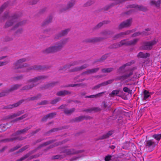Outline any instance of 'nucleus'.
I'll list each match as a JSON object with an SVG mask.
<instances>
[{
    "label": "nucleus",
    "mask_w": 161,
    "mask_h": 161,
    "mask_svg": "<svg viewBox=\"0 0 161 161\" xmlns=\"http://www.w3.org/2000/svg\"><path fill=\"white\" fill-rule=\"evenodd\" d=\"M60 144V143H55V144H54V146H57L59 144Z\"/></svg>",
    "instance_id": "0e129e2a"
},
{
    "label": "nucleus",
    "mask_w": 161,
    "mask_h": 161,
    "mask_svg": "<svg viewBox=\"0 0 161 161\" xmlns=\"http://www.w3.org/2000/svg\"><path fill=\"white\" fill-rule=\"evenodd\" d=\"M94 3V2L92 1H89L86 2L85 4L84 5V6L85 7L89 6L92 4H93Z\"/></svg>",
    "instance_id": "4c0bfd02"
},
{
    "label": "nucleus",
    "mask_w": 161,
    "mask_h": 161,
    "mask_svg": "<svg viewBox=\"0 0 161 161\" xmlns=\"http://www.w3.org/2000/svg\"><path fill=\"white\" fill-rule=\"evenodd\" d=\"M60 100L59 98H57L53 100L51 102V103L52 104H54L58 102Z\"/></svg>",
    "instance_id": "a19ab883"
},
{
    "label": "nucleus",
    "mask_w": 161,
    "mask_h": 161,
    "mask_svg": "<svg viewBox=\"0 0 161 161\" xmlns=\"http://www.w3.org/2000/svg\"><path fill=\"white\" fill-rule=\"evenodd\" d=\"M57 129H54L51 130L52 131H56L57 130Z\"/></svg>",
    "instance_id": "338daca9"
},
{
    "label": "nucleus",
    "mask_w": 161,
    "mask_h": 161,
    "mask_svg": "<svg viewBox=\"0 0 161 161\" xmlns=\"http://www.w3.org/2000/svg\"><path fill=\"white\" fill-rule=\"evenodd\" d=\"M27 116V114H26L24 115H22L21 116L18 118L16 119H15V121H17L18 120H21L25 117H26Z\"/></svg>",
    "instance_id": "ea45409f"
},
{
    "label": "nucleus",
    "mask_w": 161,
    "mask_h": 161,
    "mask_svg": "<svg viewBox=\"0 0 161 161\" xmlns=\"http://www.w3.org/2000/svg\"><path fill=\"white\" fill-rule=\"evenodd\" d=\"M99 69V68H94L93 69H89L87 70V71L84 72L83 74H87L88 75L92 73H96L97 72Z\"/></svg>",
    "instance_id": "6ab92c4d"
},
{
    "label": "nucleus",
    "mask_w": 161,
    "mask_h": 161,
    "mask_svg": "<svg viewBox=\"0 0 161 161\" xmlns=\"http://www.w3.org/2000/svg\"><path fill=\"white\" fill-rule=\"evenodd\" d=\"M87 66H88V65H87L84 64L79 67H77V68H75L74 69L73 71H77L86 68Z\"/></svg>",
    "instance_id": "473e14b6"
},
{
    "label": "nucleus",
    "mask_w": 161,
    "mask_h": 161,
    "mask_svg": "<svg viewBox=\"0 0 161 161\" xmlns=\"http://www.w3.org/2000/svg\"><path fill=\"white\" fill-rule=\"evenodd\" d=\"M9 61V58H7V59L4 61L0 62V66L5 65L8 64Z\"/></svg>",
    "instance_id": "c9c22d12"
},
{
    "label": "nucleus",
    "mask_w": 161,
    "mask_h": 161,
    "mask_svg": "<svg viewBox=\"0 0 161 161\" xmlns=\"http://www.w3.org/2000/svg\"><path fill=\"white\" fill-rule=\"evenodd\" d=\"M7 5L6 3L3 4L0 8V14L3 11V9L6 7Z\"/></svg>",
    "instance_id": "79ce46f5"
},
{
    "label": "nucleus",
    "mask_w": 161,
    "mask_h": 161,
    "mask_svg": "<svg viewBox=\"0 0 161 161\" xmlns=\"http://www.w3.org/2000/svg\"><path fill=\"white\" fill-rule=\"evenodd\" d=\"M127 8H133V9H131L127 12V14H129L130 12H131L132 11H137L138 10H141L145 11L147 10V9L146 8L142 6H138L136 5H130L128 6Z\"/></svg>",
    "instance_id": "9d476101"
},
{
    "label": "nucleus",
    "mask_w": 161,
    "mask_h": 161,
    "mask_svg": "<svg viewBox=\"0 0 161 161\" xmlns=\"http://www.w3.org/2000/svg\"><path fill=\"white\" fill-rule=\"evenodd\" d=\"M101 86H102L100 84H99L97 85V86H94V87L93 88V89H98Z\"/></svg>",
    "instance_id": "3c124183"
},
{
    "label": "nucleus",
    "mask_w": 161,
    "mask_h": 161,
    "mask_svg": "<svg viewBox=\"0 0 161 161\" xmlns=\"http://www.w3.org/2000/svg\"><path fill=\"white\" fill-rule=\"evenodd\" d=\"M69 29H67L62 31L55 36V38L58 39L60 37H62L67 34L68 32L69 31Z\"/></svg>",
    "instance_id": "2eb2a0df"
},
{
    "label": "nucleus",
    "mask_w": 161,
    "mask_h": 161,
    "mask_svg": "<svg viewBox=\"0 0 161 161\" xmlns=\"http://www.w3.org/2000/svg\"><path fill=\"white\" fill-rule=\"evenodd\" d=\"M47 101H46V100H44L43 101H42L40 103V104H41V105H44V104H47Z\"/></svg>",
    "instance_id": "5fc2aeb1"
},
{
    "label": "nucleus",
    "mask_w": 161,
    "mask_h": 161,
    "mask_svg": "<svg viewBox=\"0 0 161 161\" xmlns=\"http://www.w3.org/2000/svg\"><path fill=\"white\" fill-rule=\"evenodd\" d=\"M106 91H104L99 93H98L96 95H92L89 96H87L86 97L87 98H94V97H98L99 96H102V94H103L106 93Z\"/></svg>",
    "instance_id": "a878e982"
},
{
    "label": "nucleus",
    "mask_w": 161,
    "mask_h": 161,
    "mask_svg": "<svg viewBox=\"0 0 161 161\" xmlns=\"http://www.w3.org/2000/svg\"><path fill=\"white\" fill-rule=\"evenodd\" d=\"M30 128L27 127L25 129H24L19 130L15 134L13 135V136H16L15 137L10 139H5V140L6 141H12L16 139H18L19 140H23L24 139V138L18 137L16 136V135H17L22 133H24L26 132V131H27Z\"/></svg>",
    "instance_id": "0eeeda50"
},
{
    "label": "nucleus",
    "mask_w": 161,
    "mask_h": 161,
    "mask_svg": "<svg viewBox=\"0 0 161 161\" xmlns=\"http://www.w3.org/2000/svg\"><path fill=\"white\" fill-rule=\"evenodd\" d=\"M75 111V109L74 108L69 109H65L64 110V113L67 114H69Z\"/></svg>",
    "instance_id": "c756f323"
},
{
    "label": "nucleus",
    "mask_w": 161,
    "mask_h": 161,
    "mask_svg": "<svg viewBox=\"0 0 161 161\" xmlns=\"http://www.w3.org/2000/svg\"><path fill=\"white\" fill-rule=\"evenodd\" d=\"M103 106H104V107H105V108H106L107 107V105L106 104V103L105 102H103Z\"/></svg>",
    "instance_id": "680f3d73"
},
{
    "label": "nucleus",
    "mask_w": 161,
    "mask_h": 161,
    "mask_svg": "<svg viewBox=\"0 0 161 161\" xmlns=\"http://www.w3.org/2000/svg\"><path fill=\"white\" fill-rule=\"evenodd\" d=\"M70 92L66 90L61 91L58 92L57 93V95L58 96H64L66 95L69 94Z\"/></svg>",
    "instance_id": "412c9836"
},
{
    "label": "nucleus",
    "mask_w": 161,
    "mask_h": 161,
    "mask_svg": "<svg viewBox=\"0 0 161 161\" xmlns=\"http://www.w3.org/2000/svg\"><path fill=\"white\" fill-rule=\"evenodd\" d=\"M113 134V132L112 131H109L108 133L105 134L101 136H100L98 139L99 140L104 139L108 138L110 136H111Z\"/></svg>",
    "instance_id": "4be33fe9"
},
{
    "label": "nucleus",
    "mask_w": 161,
    "mask_h": 161,
    "mask_svg": "<svg viewBox=\"0 0 161 161\" xmlns=\"http://www.w3.org/2000/svg\"><path fill=\"white\" fill-rule=\"evenodd\" d=\"M103 22H100L97 25V27L98 28H99L101 27L103 25Z\"/></svg>",
    "instance_id": "6e6d98bb"
},
{
    "label": "nucleus",
    "mask_w": 161,
    "mask_h": 161,
    "mask_svg": "<svg viewBox=\"0 0 161 161\" xmlns=\"http://www.w3.org/2000/svg\"><path fill=\"white\" fill-rule=\"evenodd\" d=\"M133 71L132 70H129L127 72L126 74L122 76L117 77L115 79V80H124L129 77L130 76H131L133 74Z\"/></svg>",
    "instance_id": "f8f14e48"
},
{
    "label": "nucleus",
    "mask_w": 161,
    "mask_h": 161,
    "mask_svg": "<svg viewBox=\"0 0 161 161\" xmlns=\"http://www.w3.org/2000/svg\"><path fill=\"white\" fill-rule=\"evenodd\" d=\"M112 33L109 31H105L101 33L102 37L91 38L87 39L86 41L89 42H95L101 41L102 39L107 38Z\"/></svg>",
    "instance_id": "39448f33"
},
{
    "label": "nucleus",
    "mask_w": 161,
    "mask_h": 161,
    "mask_svg": "<svg viewBox=\"0 0 161 161\" xmlns=\"http://www.w3.org/2000/svg\"><path fill=\"white\" fill-rule=\"evenodd\" d=\"M46 78V77L44 76H41L30 80L28 81V84L24 86L23 89L24 90H28L31 89L35 85L36 83Z\"/></svg>",
    "instance_id": "20e7f679"
},
{
    "label": "nucleus",
    "mask_w": 161,
    "mask_h": 161,
    "mask_svg": "<svg viewBox=\"0 0 161 161\" xmlns=\"http://www.w3.org/2000/svg\"><path fill=\"white\" fill-rule=\"evenodd\" d=\"M150 3L152 5H155L156 7H159L161 3V0H158L157 2L154 1H152Z\"/></svg>",
    "instance_id": "cd10ccee"
},
{
    "label": "nucleus",
    "mask_w": 161,
    "mask_h": 161,
    "mask_svg": "<svg viewBox=\"0 0 161 161\" xmlns=\"http://www.w3.org/2000/svg\"><path fill=\"white\" fill-rule=\"evenodd\" d=\"M22 31V29H19L18 31H17V33H21Z\"/></svg>",
    "instance_id": "13d9d810"
},
{
    "label": "nucleus",
    "mask_w": 161,
    "mask_h": 161,
    "mask_svg": "<svg viewBox=\"0 0 161 161\" xmlns=\"http://www.w3.org/2000/svg\"><path fill=\"white\" fill-rule=\"evenodd\" d=\"M152 137L158 141H159L161 138V133L158 134H154Z\"/></svg>",
    "instance_id": "72a5a7b5"
},
{
    "label": "nucleus",
    "mask_w": 161,
    "mask_h": 161,
    "mask_svg": "<svg viewBox=\"0 0 161 161\" xmlns=\"http://www.w3.org/2000/svg\"><path fill=\"white\" fill-rule=\"evenodd\" d=\"M25 58L20 59L17 60L14 63V66L15 69H20L22 72H27L32 70H40L42 68L40 66H33L32 67L27 68L28 64L26 63L22 64L23 63L26 61Z\"/></svg>",
    "instance_id": "f257e3e1"
},
{
    "label": "nucleus",
    "mask_w": 161,
    "mask_h": 161,
    "mask_svg": "<svg viewBox=\"0 0 161 161\" xmlns=\"http://www.w3.org/2000/svg\"><path fill=\"white\" fill-rule=\"evenodd\" d=\"M97 108H93V110L95 111H97Z\"/></svg>",
    "instance_id": "774afa93"
},
{
    "label": "nucleus",
    "mask_w": 161,
    "mask_h": 161,
    "mask_svg": "<svg viewBox=\"0 0 161 161\" xmlns=\"http://www.w3.org/2000/svg\"><path fill=\"white\" fill-rule=\"evenodd\" d=\"M24 101V100H21L15 103L12 105H10L8 106V108H12L14 107H17L20 105Z\"/></svg>",
    "instance_id": "b1692460"
},
{
    "label": "nucleus",
    "mask_w": 161,
    "mask_h": 161,
    "mask_svg": "<svg viewBox=\"0 0 161 161\" xmlns=\"http://www.w3.org/2000/svg\"><path fill=\"white\" fill-rule=\"evenodd\" d=\"M23 24L22 22L17 23L15 25L14 28H16L18 27L19 26Z\"/></svg>",
    "instance_id": "a18cd8bd"
},
{
    "label": "nucleus",
    "mask_w": 161,
    "mask_h": 161,
    "mask_svg": "<svg viewBox=\"0 0 161 161\" xmlns=\"http://www.w3.org/2000/svg\"><path fill=\"white\" fill-rule=\"evenodd\" d=\"M20 86V85H15L12 86L9 89L3 91L2 92L0 93V97L5 96L10 92L17 89Z\"/></svg>",
    "instance_id": "9b49d317"
},
{
    "label": "nucleus",
    "mask_w": 161,
    "mask_h": 161,
    "mask_svg": "<svg viewBox=\"0 0 161 161\" xmlns=\"http://www.w3.org/2000/svg\"><path fill=\"white\" fill-rule=\"evenodd\" d=\"M131 64V63L128 62L125 64H124L122 66L119 68L118 70V72L119 73H121L124 72L125 67L127 66H130Z\"/></svg>",
    "instance_id": "dca6fc26"
},
{
    "label": "nucleus",
    "mask_w": 161,
    "mask_h": 161,
    "mask_svg": "<svg viewBox=\"0 0 161 161\" xmlns=\"http://www.w3.org/2000/svg\"><path fill=\"white\" fill-rule=\"evenodd\" d=\"M29 147V146L28 145H26L24 147H23L22 148H21V150H22V151L23 152L26 149H27L28 147Z\"/></svg>",
    "instance_id": "603ef678"
},
{
    "label": "nucleus",
    "mask_w": 161,
    "mask_h": 161,
    "mask_svg": "<svg viewBox=\"0 0 161 161\" xmlns=\"http://www.w3.org/2000/svg\"><path fill=\"white\" fill-rule=\"evenodd\" d=\"M78 158V157H75V158H73V159L71 161H73V160H75L76 159Z\"/></svg>",
    "instance_id": "69168bd1"
},
{
    "label": "nucleus",
    "mask_w": 161,
    "mask_h": 161,
    "mask_svg": "<svg viewBox=\"0 0 161 161\" xmlns=\"http://www.w3.org/2000/svg\"><path fill=\"white\" fill-rule=\"evenodd\" d=\"M144 149L147 152H151L154 149L156 145L153 139L146 140L144 143Z\"/></svg>",
    "instance_id": "423d86ee"
},
{
    "label": "nucleus",
    "mask_w": 161,
    "mask_h": 161,
    "mask_svg": "<svg viewBox=\"0 0 161 161\" xmlns=\"http://www.w3.org/2000/svg\"><path fill=\"white\" fill-rule=\"evenodd\" d=\"M54 85V83H51L50 84H49L47 85H46L45 87V88H48L50 87L53 86Z\"/></svg>",
    "instance_id": "c03bdc74"
},
{
    "label": "nucleus",
    "mask_w": 161,
    "mask_h": 161,
    "mask_svg": "<svg viewBox=\"0 0 161 161\" xmlns=\"http://www.w3.org/2000/svg\"><path fill=\"white\" fill-rule=\"evenodd\" d=\"M151 33L150 29L149 28L146 29L145 31L143 32H137L132 35V36L135 37L139 36L140 35L142 36H146L150 34Z\"/></svg>",
    "instance_id": "4468645a"
},
{
    "label": "nucleus",
    "mask_w": 161,
    "mask_h": 161,
    "mask_svg": "<svg viewBox=\"0 0 161 161\" xmlns=\"http://www.w3.org/2000/svg\"><path fill=\"white\" fill-rule=\"evenodd\" d=\"M111 156H106L105 158V161H109L111 159Z\"/></svg>",
    "instance_id": "de8ad7c7"
},
{
    "label": "nucleus",
    "mask_w": 161,
    "mask_h": 161,
    "mask_svg": "<svg viewBox=\"0 0 161 161\" xmlns=\"http://www.w3.org/2000/svg\"><path fill=\"white\" fill-rule=\"evenodd\" d=\"M81 62V61H75L71 62L69 64V66H74L76 65L79 64Z\"/></svg>",
    "instance_id": "e433bc0d"
},
{
    "label": "nucleus",
    "mask_w": 161,
    "mask_h": 161,
    "mask_svg": "<svg viewBox=\"0 0 161 161\" xmlns=\"http://www.w3.org/2000/svg\"><path fill=\"white\" fill-rule=\"evenodd\" d=\"M78 85V84H71V85H69V86H70L73 87V86H76Z\"/></svg>",
    "instance_id": "e2e57ef3"
},
{
    "label": "nucleus",
    "mask_w": 161,
    "mask_h": 161,
    "mask_svg": "<svg viewBox=\"0 0 161 161\" xmlns=\"http://www.w3.org/2000/svg\"><path fill=\"white\" fill-rule=\"evenodd\" d=\"M83 119V116H80L79 117L77 118L76 119V120L77 121H80L82 120Z\"/></svg>",
    "instance_id": "09e8293b"
},
{
    "label": "nucleus",
    "mask_w": 161,
    "mask_h": 161,
    "mask_svg": "<svg viewBox=\"0 0 161 161\" xmlns=\"http://www.w3.org/2000/svg\"><path fill=\"white\" fill-rule=\"evenodd\" d=\"M132 22V19H128L125 21L122 22L119 25V29H121L130 26Z\"/></svg>",
    "instance_id": "ddd939ff"
},
{
    "label": "nucleus",
    "mask_w": 161,
    "mask_h": 161,
    "mask_svg": "<svg viewBox=\"0 0 161 161\" xmlns=\"http://www.w3.org/2000/svg\"><path fill=\"white\" fill-rule=\"evenodd\" d=\"M137 56L141 58H146L150 56V54L148 53H144L143 52H140L138 54Z\"/></svg>",
    "instance_id": "5701e85b"
},
{
    "label": "nucleus",
    "mask_w": 161,
    "mask_h": 161,
    "mask_svg": "<svg viewBox=\"0 0 161 161\" xmlns=\"http://www.w3.org/2000/svg\"><path fill=\"white\" fill-rule=\"evenodd\" d=\"M21 147V146H16L14 148V150H17V149H18V148H19L20 147Z\"/></svg>",
    "instance_id": "bf43d9fd"
},
{
    "label": "nucleus",
    "mask_w": 161,
    "mask_h": 161,
    "mask_svg": "<svg viewBox=\"0 0 161 161\" xmlns=\"http://www.w3.org/2000/svg\"><path fill=\"white\" fill-rule=\"evenodd\" d=\"M22 114V113L20 112H19L17 113L16 114H13L9 115L8 116V119H13L14 117H15L17 116H18Z\"/></svg>",
    "instance_id": "c85d7f7f"
},
{
    "label": "nucleus",
    "mask_w": 161,
    "mask_h": 161,
    "mask_svg": "<svg viewBox=\"0 0 161 161\" xmlns=\"http://www.w3.org/2000/svg\"><path fill=\"white\" fill-rule=\"evenodd\" d=\"M101 86H105L107 85L106 81L100 84Z\"/></svg>",
    "instance_id": "4d7b16f0"
},
{
    "label": "nucleus",
    "mask_w": 161,
    "mask_h": 161,
    "mask_svg": "<svg viewBox=\"0 0 161 161\" xmlns=\"http://www.w3.org/2000/svg\"><path fill=\"white\" fill-rule=\"evenodd\" d=\"M52 19V16H50L49 17L48 20H47L46 22V24H48L51 22Z\"/></svg>",
    "instance_id": "8fccbe9b"
},
{
    "label": "nucleus",
    "mask_w": 161,
    "mask_h": 161,
    "mask_svg": "<svg viewBox=\"0 0 161 161\" xmlns=\"http://www.w3.org/2000/svg\"><path fill=\"white\" fill-rule=\"evenodd\" d=\"M75 0H71L69 1L66 8L64 9V10H68L72 7L75 4Z\"/></svg>",
    "instance_id": "a211bd4d"
},
{
    "label": "nucleus",
    "mask_w": 161,
    "mask_h": 161,
    "mask_svg": "<svg viewBox=\"0 0 161 161\" xmlns=\"http://www.w3.org/2000/svg\"><path fill=\"white\" fill-rule=\"evenodd\" d=\"M69 38H66L57 42L55 45L50 47L44 50V52L45 53H53L60 50L68 42Z\"/></svg>",
    "instance_id": "f03ea898"
},
{
    "label": "nucleus",
    "mask_w": 161,
    "mask_h": 161,
    "mask_svg": "<svg viewBox=\"0 0 161 161\" xmlns=\"http://www.w3.org/2000/svg\"><path fill=\"white\" fill-rule=\"evenodd\" d=\"M79 152L78 151H76L73 149L64 148L63 149L61 154L54 156V158L61 159L66 157L67 155L76 154Z\"/></svg>",
    "instance_id": "7ed1b4c3"
},
{
    "label": "nucleus",
    "mask_w": 161,
    "mask_h": 161,
    "mask_svg": "<svg viewBox=\"0 0 161 161\" xmlns=\"http://www.w3.org/2000/svg\"><path fill=\"white\" fill-rule=\"evenodd\" d=\"M40 95H38L37 96H36L34 97L29 98L27 99V100L28 101H30V100H35L37 99L39 97H40Z\"/></svg>",
    "instance_id": "58836bf2"
},
{
    "label": "nucleus",
    "mask_w": 161,
    "mask_h": 161,
    "mask_svg": "<svg viewBox=\"0 0 161 161\" xmlns=\"http://www.w3.org/2000/svg\"><path fill=\"white\" fill-rule=\"evenodd\" d=\"M157 40L155 39L150 41L145 42L143 44V48L151 50L153 46L157 43Z\"/></svg>",
    "instance_id": "1a4fd4ad"
},
{
    "label": "nucleus",
    "mask_w": 161,
    "mask_h": 161,
    "mask_svg": "<svg viewBox=\"0 0 161 161\" xmlns=\"http://www.w3.org/2000/svg\"><path fill=\"white\" fill-rule=\"evenodd\" d=\"M31 154V153L30 152L29 153H28L20 159H18L17 161H22L23 160H24L29 157Z\"/></svg>",
    "instance_id": "2f4dec72"
},
{
    "label": "nucleus",
    "mask_w": 161,
    "mask_h": 161,
    "mask_svg": "<svg viewBox=\"0 0 161 161\" xmlns=\"http://www.w3.org/2000/svg\"><path fill=\"white\" fill-rule=\"evenodd\" d=\"M119 91L117 90H113L111 93L109 94V95L110 97H113L119 94Z\"/></svg>",
    "instance_id": "f704fd0d"
},
{
    "label": "nucleus",
    "mask_w": 161,
    "mask_h": 161,
    "mask_svg": "<svg viewBox=\"0 0 161 161\" xmlns=\"http://www.w3.org/2000/svg\"><path fill=\"white\" fill-rule=\"evenodd\" d=\"M151 94L147 91L145 90L143 92L144 98L145 100H147L148 98L150 97Z\"/></svg>",
    "instance_id": "393cba45"
},
{
    "label": "nucleus",
    "mask_w": 161,
    "mask_h": 161,
    "mask_svg": "<svg viewBox=\"0 0 161 161\" xmlns=\"http://www.w3.org/2000/svg\"><path fill=\"white\" fill-rule=\"evenodd\" d=\"M15 18H13V19L11 21H8L6 23L5 26L6 27H7L10 26L12 25L14 22L15 20Z\"/></svg>",
    "instance_id": "bb28decb"
},
{
    "label": "nucleus",
    "mask_w": 161,
    "mask_h": 161,
    "mask_svg": "<svg viewBox=\"0 0 161 161\" xmlns=\"http://www.w3.org/2000/svg\"><path fill=\"white\" fill-rule=\"evenodd\" d=\"M8 16V13H7L6 14H5L4 15V17L6 18H7V17Z\"/></svg>",
    "instance_id": "052dcab7"
},
{
    "label": "nucleus",
    "mask_w": 161,
    "mask_h": 161,
    "mask_svg": "<svg viewBox=\"0 0 161 161\" xmlns=\"http://www.w3.org/2000/svg\"><path fill=\"white\" fill-rule=\"evenodd\" d=\"M132 32V30L128 31L126 32H121L119 34H117L115 35V39H116L118 38L122 37L124 36V35H128L130 33Z\"/></svg>",
    "instance_id": "f3484780"
},
{
    "label": "nucleus",
    "mask_w": 161,
    "mask_h": 161,
    "mask_svg": "<svg viewBox=\"0 0 161 161\" xmlns=\"http://www.w3.org/2000/svg\"><path fill=\"white\" fill-rule=\"evenodd\" d=\"M139 39L136 38L133 40L128 41L127 40H122L119 43L117 44V46L114 47V48H117L120 47L123 45H131L136 44L138 41Z\"/></svg>",
    "instance_id": "6e6552de"
},
{
    "label": "nucleus",
    "mask_w": 161,
    "mask_h": 161,
    "mask_svg": "<svg viewBox=\"0 0 161 161\" xmlns=\"http://www.w3.org/2000/svg\"><path fill=\"white\" fill-rule=\"evenodd\" d=\"M114 70L113 68L103 69L102 70V72L103 73H109Z\"/></svg>",
    "instance_id": "7c9ffc66"
},
{
    "label": "nucleus",
    "mask_w": 161,
    "mask_h": 161,
    "mask_svg": "<svg viewBox=\"0 0 161 161\" xmlns=\"http://www.w3.org/2000/svg\"><path fill=\"white\" fill-rule=\"evenodd\" d=\"M123 91L126 92L130 93L131 92V91L130 90L129 88L127 87H125L123 88Z\"/></svg>",
    "instance_id": "37998d69"
},
{
    "label": "nucleus",
    "mask_w": 161,
    "mask_h": 161,
    "mask_svg": "<svg viewBox=\"0 0 161 161\" xmlns=\"http://www.w3.org/2000/svg\"><path fill=\"white\" fill-rule=\"evenodd\" d=\"M52 141H48V142H46L44 143L43 144H42L41 145V147H42V146H45L51 143H52Z\"/></svg>",
    "instance_id": "49530a36"
},
{
    "label": "nucleus",
    "mask_w": 161,
    "mask_h": 161,
    "mask_svg": "<svg viewBox=\"0 0 161 161\" xmlns=\"http://www.w3.org/2000/svg\"><path fill=\"white\" fill-rule=\"evenodd\" d=\"M114 79H111L108 80V81H106L107 85L108 84H110L112 83V82L114 81Z\"/></svg>",
    "instance_id": "864d4df0"
},
{
    "label": "nucleus",
    "mask_w": 161,
    "mask_h": 161,
    "mask_svg": "<svg viewBox=\"0 0 161 161\" xmlns=\"http://www.w3.org/2000/svg\"><path fill=\"white\" fill-rule=\"evenodd\" d=\"M56 114V113H52L47 115L46 116L43 117L42 119V121H45L47 118H52Z\"/></svg>",
    "instance_id": "aec40b11"
}]
</instances>
